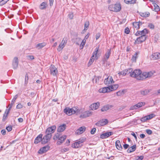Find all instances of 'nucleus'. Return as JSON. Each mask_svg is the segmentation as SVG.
Returning <instances> with one entry per match:
<instances>
[{"instance_id": "obj_38", "label": "nucleus", "mask_w": 160, "mask_h": 160, "mask_svg": "<svg viewBox=\"0 0 160 160\" xmlns=\"http://www.w3.org/2000/svg\"><path fill=\"white\" fill-rule=\"evenodd\" d=\"M46 44V43L45 42L39 43L37 45L36 47L38 48V49H40L45 46Z\"/></svg>"}, {"instance_id": "obj_15", "label": "nucleus", "mask_w": 160, "mask_h": 160, "mask_svg": "<svg viewBox=\"0 0 160 160\" xmlns=\"http://www.w3.org/2000/svg\"><path fill=\"white\" fill-rule=\"evenodd\" d=\"M113 134L112 132H109L101 134L100 135V138L102 139L106 138L112 135Z\"/></svg>"}, {"instance_id": "obj_8", "label": "nucleus", "mask_w": 160, "mask_h": 160, "mask_svg": "<svg viewBox=\"0 0 160 160\" xmlns=\"http://www.w3.org/2000/svg\"><path fill=\"white\" fill-rule=\"evenodd\" d=\"M146 38V36L142 35L138 38L135 41L134 43L138 44L144 41Z\"/></svg>"}, {"instance_id": "obj_1", "label": "nucleus", "mask_w": 160, "mask_h": 160, "mask_svg": "<svg viewBox=\"0 0 160 160\" xmlns=\"http://www.w3.org/2000/svg\"><path fill=\"white\" fill-rule=\"evenodd\" d=\"M78 108V107L77 108L76 107H74L72 108L67 107L64 109V112L68 116L71 115L75 113L78 115L80 111Z\"/></svg>"}, {"instance_id": "obj_44", "label": "nucleus", "mask_w": 160, "mask_h": 160, "mask_svg": "<svg viewBox=\"0 0 160 160\" xmlns=\"http://www.w3.org/2000/svg\"><path fill=\"white\" fill-rule=\"evenodd\" d=\"M9 0H2L0 2V6H2L6 4Z\"/></svg>"}, {"instance_id": "obj_56", "label": "nucleus", "mask_w": 160, "mask_h": 160, "mask_svg": "<svg viewBox=\"0 0 160 160\" xmlns=\"http://www.w3.org/2000/svg\"><path fill=\"white\" fill-rule=\"evenodd\" d=\"M148 27L150 28H151L152 29H153L154 28V25L152 23H149L148 25Z\"/></svg>"}, {"instance_id": "obj_46", "label": "nucleus", "mask_w": 160, "mask_h": 160, "mask_svg": "<svg viewBox=\"0 0 160 160\" xmlns=\"http://www.w3.org/2000/svg\"><path fill=\"white\" fill-rule=\"evenodd\" d=\"M27 58L29 60H32L34 59V57L33 55H28L27 56Z\"/></svg>"}, {"instance_id": "obj_28", "label": "nucleus", "mask_w": 160, "mask_h": 160, "mask_svg": "<svg viewBox=\"0 0 160 160\" xmlns=\"http://www.w3.org/2000/svg\"><path fill=\"white\" fill-rule=\"evenodd\" d=\"M99 47H97L96 48L95 51L94 52L93 55L91 57V58L94 60L95 59L96 57L97 54L98 52Z\"/></svg>"}, {"instance_id": "obj_14", "label": "nucleus", "mask_w": 160, "mask_h": 160, "mask_svg": "<svg viewBox=\"0 0 160 160\" xmlns=\"http://www.w3.org/2000/svg\"><path fill=\"white\" fill-rule=\"evenodd\" d=\"M51 137L50 135L46 134L45 136L43 137L42 138V144H45L47 143L49 141Z\"/></svg>"}, {"instance_id": "obj_49", "label": "nucleus", "mask_w": 160, "mask_h": 160, "mask_svg": "<svg viewBox=\"0 0 160 160\" xmlns=\"http://www.w3.org/2000/svg\"><path fill=\"white\" fill-rule=\"evenodd\" d=\"M126 71H125V70H123L122 72H119L118 73V74L119 75H123V76H125V75L126 74Z\"/></svg>"}, {"instance_id": "obj_42", "label": "nucleus", "mask_w": 160, "mask_h": 160, "mask_svg": "<svg viewBox=\"0 0 160 160\" xmlns=\"http://www.w3.org/2000/svg\"><path fill=\"white\" fill-rule=\"evenodd\" d=\"M89 22L88 21L84 23V30H87L88 28Z\"/></svg>"}, {"instance_id": "obj_13", "label": "nucleus", "mask_w": 160, "mask_h": 160, "mask_svg": "<svg viewBox=\"0 0 160 160\" xmlns=\"http://www.w3.org/2000/svg\"><path fill=\"white\" fill-rule=\"evenodd\" d=\"M18 64V60L17 57H15L12 62V66L13 68L14 69H17Z\"/></svg>"}, {"instance_id": "obj_31", "label": "nucleus", "mask_w": 160, "mask_h": 160, "mask_svg": "<svg viewBox=\"0 0 160 160\" xmlns=\"http://www.w3.org/2000/svg\"><path fill=\"white\" fill-rule=\"evenodd\" d=\"M124 1L126 4H132L135 3L136 0H124Z\"/></svg>"}, {"instance_id": "obj_45", "label": "nucleus", "mask_w": 160, "mask_h": 160, "mask_svg": "<svg viewBox=\"0 0 160 160\" xmlns=\"http://www.w3.org/2000/svg\"><path fill=\"white\" fill-rule=\"evenodd\" d=\"M14 101H12L11 104H9V108L8 109V111L7 113H9L10 111V109L11 108H12V107L13 103H14Z\"/></svg>"}, {"instance_id": "obj_33", "label": "nucleus", "mask_w": 160, "mask_h": 160, "mask_svg": "<svg viewBox=\"0 0 160 160\" xmlns=\"http://www.w3.org/2000/svg\"><path fill=\"white\" fill-rule=\"evenodd\" d=\"M139 54V52H136L132 56V60L133 62H136V59L138 57V55Z\"/></svg>"}, {"instance_id": "obj_52", "label": "nucleus", "mask_w": 160, "mask_h": 160, "mask_svg": "<svg viewBox=\"0 0 160 160\" xmlns=\"http://www.w3.org/2000/svg\"><path fill=\"white\" fill-rule=\"evenodd\" d=\"M68 149L67 148H64L61 149V152L62 153H64L68 151Z\"/></svg>"}, {"instance_id": "obj_54", "label": "nucleus", "mask_w": 160, "mask_h": 160, "mask_svg": "<svg viewBox=\"0 0 160 160\" xmlns=\"http://www.w3.org/2000/svg\"><path fill=\"white\" fill-rule=\"evenodd\" d=\"M6 129L8 132H10L12 130V127L11 126H8L6 128Z\"/></svg>"}, {"instance_id": "obj_21", "label": "nucleus", "mask_w": 160, "mask_h": 160, "mask_svg": "<svg viewBox=\"0 0 160 160\" xmlns=\"http://www.w3.org/2000/svg\"><path fill=\"white\" fill-rule=\"evenodd\" d=\"M66 137L67 136L66 135L62 136L61 137H60V139H58V141L57 142V144L60 145L62 144L66 139Z\"/></svg>"}, {"instance_id": "obj_11", "label": "nucleus", "mask_w": 160, "mask_h": 160, "mask_svg": "<svg viewBox=\"0 0 160 160\" xmlns=\"http://www.w3.org/2000/svg\"><path fill=\"white\" fill-rule=\"evenodd\" d=\"M108 122V121L107 119H103L97 122L96 123V125L100 127L106 125Z\"/></svg>"}, {"instance_id": "obj_60", "label": "nucleus", "mask_w": 160, "mask_h": 160, "mask_svg": "<svg viewBox=\"0 0 160 160\" xmlns=\"http://www.w3.org/2000/svg\"><path fill=\"white\" fill-rule=\"evenodd\" d=\"M23 107V106L21 103L18 104L17 106V108H21Z\"/></svg>"}, {"instance_id": "obj_18", "label": "nucleus", "mask_w": 160, "mask_h": 160, "mask_svg": "<svg viewBox=\"0 0 160 160\" xmlns=\"http://www.w3.org/2000/svg\"><path fill=\"white\" fill-rule=\"evenodd\" d=\"M111 54V50L108 49L106 52L104 57L103 60L104 61H106L109 58Z\"/></svg>"}, {"instance_id": "obj_63", "label": "nucleus", "mask_w": 160, "mask_h": 160, "mask_svg": "<svg viewBox=\"0 0 160 160\" xmlns=\"http://www.w3.org/2000/svg\"><path fill=\"white\" fill-rule=\"evenodd\" d=\"M96 131V129L95 128H93L91 131V133L93 134H94Z\"/></svg>"}, {"instance_id": "obj_27", "label": "nucleus", "mask_w": 160, "mask_h": 160, "mask_svg": "<svg viewBox=\"0 0 160 160\" xmlns=\"http://www.w3.org/2000/svg\"><path fill=\"white\" fill-rule=\"evenodd\" d=\"M113 106L112 105H107L103 106L101 109V111L102 112H104L107 111L109 109L112 108Z\"/></svg>"}, {"instance_id": "obj_57", "label": "nucleus", "mask_w": 160, "mask_h": 160, "mask_svg": "<svg viewBox=\"0 0 160 160\" xmlns=\"http://www.w3.org/2000/svg\"><path fill=\"white\" fill-rule=\"evenodd\" d=\"M135 35L136 36H141L140 31H138L135 34Z\"/></svg>"}, {"instance_id": "obj_6", "label": "nucleus", "mask_w": 160, "mask_h": 160, "mask_svg": "<svg viewBox=\"0 0 160 160\" xmlns=\"http://www.w3.org/2000/svg\"><path fill=\"white\" fill-rule=\"evenodd\" d=\"M67 40L68 39L67 37H64L63 38L62 42L59 45L58 48L57 49V50L58 51H60L64 48L65 45L67 43Z\"/></svg>"}, {"instance_id": "obj_22", "label": "nucleus", "mask_w": 160, "mask_h": 160, "mask_svg": "<svg viewBox=\"0 0 160 160\" xmlns=\"http://www.w3.org/2000/svg\"><path fill=\"white\" fill-rule=\"evenodd\" d=\"M66 127V125L63 124L60 126L58 128L57 131L58 132H61L63 131Z\"/></svg>"}, {"instance_id": "obj_59", "label": "nucleus", "mask_w": 160, "mask_h": 160, "mask_svg": "<svg viewBox=\"0 0 160 160\" xmlns=\"http://www.w3.org/2000/svg\"><path fill=\"white\" fill-rule=\"evenodd\" d=\"M146 132L149 135L151 134L152 133V130L150 129H147L146 130Z\"/></svg>"}, {"instance_id": "obj_40", "label": "nucleus", "mask_w": 160, "mask_h": 160, "mask_svg": "<svg viewBox=\"0 0 160 160\" xmlns=\"http://www.w3.org/2000/svg\"><path fill=\"white\" fill-rule=\"evenodd\" d=\"M61 137L62 136H61V135L59 133H57L54 136L53 139L54 140H56L58 139H60V137Z\"/></svg>"}, {"instance_id": "obj_41", "label": "nucleus", "mask_w": 160, "mask_h": 160, "mask_svg": "<svg viewBox=\"0 0 160 160\" xmlns=\"http://www.w3.org/2000/svg\"><path fill=\"white\" fill-rule=\"evenodd\" d=\"M101 78V77H95L92 79V82H93V83H94V82H95L96 83H98L99 79Z\"/></svg>"}, {"instance_id": "obj_53", "label": "nucleus", "mask_w": 160, "mask_h": 160, "mask_svg": "<svg viewBox=\"0 0 160 160\" xmlns=\"http://www.w3.org/2000/svg\"><path fill=\"white\" fill-rule=\"evenodd\" d=\"M124 32L126 33L127 34H129L130 32V30H129V28H128V27L126 28L125 29Z\"/></svg>"}, {"instance_id": "obj_29", "label": "nucleus", "mask_w": 160, "mask_h": 160, "mask_svg": "<svg viewBox=\"0 0 160 160\" xmlns=\"http://www.w3.org/2000/svg\"><path fill=\"white\" fill-rule=\"evenodd\" d=\"M151 91V89H146L140 91L141 94L143 95H146L148 94Z\"/></svg>"}, {"instance_id": "obj_43", "label": "nucleus", "mask_w": 160, "mask_h": 160, "mask_svg": "<svg viewBox=\"0 0 160 160\" xmlns=\"http://www.w3.org/2000/svg\"><path fill=\"white\" fill-rule=\"evenodd\" d=\"M125 71H126V74H128L129 73L131 74V73H132V69L131 68H130L127 69L125 70Z\"/></svg>"}, {"instance_id": "obj_23", "label": "nucleus", "mask_w": 160, "mask_h": 160, "mask_svg": "<svg viewBox=\"0 0 160 160\" xmlns=\"http://www.w3.org/2000/svg\"><path fill=\"white\" fill-rule=\"evenodd\" d=\"M115 145L117 148L119 150H121L122 149V147L121 146V142L119 140H117L115 142Z\"/></svg>"}, {"instance_id": "obj_30", "label": "nucleus", "mask_w": 160, "mask_h": 160, "mask_svg": "<svg viewBox=\"0 0 160 160\" xmlns=\"http://www.w3.org/2000/svg\"><path fill=\"white\" fill-rule=\"evenodd\" d=\"M119 85L118 84H115L113 85H111L108 86L110 89V92L116 90L118 87Z\"/></svg>"}, {"instance_id": "obj_25", "label": "nucleus", "mask_w": 160, "mask_h": 160, "mask_svg": "<svg viewBox=\"0 0 160 160\" xmlns=\"http://www.w3.org/2000/svg\"><path fill=\"white\" fill-rule=\"evenodd\" d=\"M42 134H40L37 137H36L34 140V143L37 144L40 141L42 142Z\"/></svg>"}, {"instance_id": "obj_39", "label": "nucleus", "mask_w": 160, "mask_h": 160, "mask_svg": "<svg viewBox=\"0 0 160 160\" xmlns=\"http://www.w3.org/2000/svg\"><path fill=\"white\" fill-rule=\"evenodd\" d=\"M141 36L144 35L146 36V34L148 33V31L146 29H144L140 31Z\"/></svg>"}, {"instance_id": "obj_12", "label": "nucleus", "mask_w": 160, "mask_h": 160, "mask_svg": "<svg viewBox=\"0 0 160 160\" xmlns=\"http://www.w3.org/2000/svg\"><path fill=\"white\" fill-rule=\"evenodd\" d=\"M154 72L150 71L148 72H143L142 73L143 79L147 78H149L152 76L154 73Z\"/></svg>"}, {"instance_id": "obj_55", "label": "nucleus", "mask_w": 160, "mask_h": 160, "mask_svg": "<svg viewBox=\"0 0 160 160\" xmlns=\"http://www.w3.org/2000/svg\"><path fill=\"white\" fill-rule=\"evenodd\" d=\"M141 121L142 122H144L146 121L147 120L146 117L145 116L143 118H142L141 119Z\"/></svg>"}, {"instance_id": "obj_58", "label": "nucleus", "mask_w": 160, "mask_h": 160, "mask_svg": "<svg viewBox=\"0 0 160 160\" xmlns=\"http://www.w3.org/2000/svg\"><path fill=\"white\" fill-rule=\"evenodd\" d=\"M68 16L70 19H72L73 18V14L72 13H69L68 15Z\"/></svg>"}, {"instance_id": "obj_51", "label": "nucleus", "mask_w": 160, "mask_h": 160, "mask_svg": "<svg viewBox=\"0 0 160 160\" xmlns=\"http://www.w3.org/2000/svg\"><path fill=\"white\" fill-rule=\"evenodd\" d=\"M138 108L137 107V104L135 105H134L132 106L130 109V110H134V109H136Z\"/></svg>"}, {"instance_id": "obj_7", "label": "nucleus", "mask_w": 160, "mask_h": 160, "mask_svg": "<svg viewBox=\"0 0 160 160\" xmlns=\"http://www.w3.org/2000/svg\"><path fill=\"white\" fill-rule=\"evenodd\" d=\"M50 70L51 75L54 76H56L58 73V71L57 68L54 65H52L50 67Z\"/></svg>"}, {"instance_id": "obj_4", "label": "nucleus", "mask_w": 160, "mask_h": 160, "mask_svg": "<svg viewBox=\"0 0 160 160\" xmlns=\"http://www.w3.org/2000/svg\"><path fill=\"white\" fill-rule=\"evenodd\" d=\"M86 140V139L84 138H80L77 141V142H74L72 144V147L75 148H78L81 147L83 144V142Z\"/></svg>"}, {"instance_id": "obj_64", "label": "nucleus", "mask_w": 160, "mask_h": 160, "mask_svg": "<svg viewBox=\"0 0 160 160\" xmlns=\"http://www.w3.org/2000/svg\"><path fill=\"white\" fill-rule=\"evenodd\" d=\"M94 61V60L91 58L89 61V62L88 63V65H91L93 62Z\"/></svg>"}, {"instance_id": "obj_35", "label": "nucleus", "mask_w": 160, "mask_h": 160, "mask_svg": "<svg viewBox=\"0 0 160 160\" xmlns=\"http://www.w3.org/2000/svg\"><path fill=\"white\" fill-rule=\"evenodd\" d=\"M47 6V4L46 2H43L41 3L40 6V8L42 10L46 8Z\"/></svg>"}, {"instance_id": "obj_48", "label": "nucleus", "mask_w": 160, "mask_h": 160, "mask_svg": "<svg viewBox=\"0 0 160 160\" xmlns=\"http://www.w3.org/2000/svg\"><path fill=\"white\" fill-rule=\"evenodd\" d=\"M144 156H137L136 157L135 160H142L143 159Z\"/></svg>"}, {"instance_id": "obj_24", "label": "nucleus", "mask_w": 160, "mask_h": 160, "mask_svg": "<svg viewBox=\"0 0 160 160\" xmlns=\"http://www.w3.org/2000/svg\"><path fill=\"white\" fill-rule=\"evenodd\" d=\"M85 127H81L76 131V132L78 134H81L85 131Z\"/></svg>"}, {"instance_id": "obj_32", "label": "nucleus", "mask_w": 160, "mask_h": 160, "mask_svg": "<svg viewBox=\"0 0 160 160\" xmlns=\"http://www.w3.org/2000/svg\"><path fill=\"white\" fill-rule=\"evenodd\" d=\"M140 24H142V23L140 22H134L133 23V26L136 29H138L140 28Z\"/></svg>"}, {"instance_id": "obj_10", "label": "nucleus", "mask_w": 160, "mask_h": 160, "mask_svg": "<svg viewBox=\"0 0 160 160\" xmlns=\"http://www.w3.org/2000/svg\"><path fill=\"white\" fill-rule=\"evenodd\" d=\"M92 114V112L89 111H87L84 112L80 116V118H84L91 116Z\"/></svg>"}, {"instance_id": "obj_61", "label": "nucleus", "mask_w": 160, "mask_h": 160, "mask_svg": "<svg viewBox=\"0 0 160 160\" xmlns=\"http://www.w3.org/2000/svg\"><path fill=\"white\" fill-rule=\"evenodd\" d=\"M101 34L100 33H98L96 35V40H98L100 37Z\"/></svg>"}, {"instance_id": "obj_9", "label": "nucleus", "mask_w": 160, "mask_h": 160, "mask_svg": "<svg viewBox=\"0 0 160 160\" xmlns=\"http://www.w3.org/2000/svg\"><path fill=\"white\" fill-rule=\"evenodd\" d=\"M114 81L113 80L111 76H108L107 78H106L104 80L105 84L107 85H109L113 83Z\"/></svg>"}, {"instance_id": "obj_5", "label": "nucleus", "mask_w": 160, "mask_h": 160, "mask_svg": "<svg viewBox=\"0 0 160 160\" xmlns=\"http://www.w3.org/2000/svg\"><path fill=\"white\" fill-rule=\"evenodd\" d=\"M56 126L55 125H53L48 128L46 131V134L50 135L52 136V133H54L56 129Z\"/></svg>"}, {"instance_id": "obj_2", "label": "nucleus", "mask_w": 160, "mask_h": 160, "mask_svg": "<svg viewBox=\"0 0 160 160\" xmlns=\"http://www.w3.org/2000/svg\"><path fill=\"white\" fill-rule=\"evenodd\" d=\"M142 73L140 69H136L134 70L130 75L131 77L135 78L137 79L140 80L143 79Z\"/></svg>"}, {"instance_id": "obj_26", "label": "nucleus", "mask_w": 160, "mask_h": 160, "mask_svg": "<svg viewBox=\"0 0 160 160\" xmlns=\"http://www.w3.org/2000/svg\"><path fill=\"white\" fill-rule=\"evenodd\" d=\"M136 148V145H134L132 146L129 148L127 150V152L128 153H131L134 151Z\"/></svg>"}, {"instance_id": "obj_16", "label": "nucleus", "mask_w": 160, "mask_h": 160, "mask_svg": "<svg viewBox=\"0 0 160 160\" xmlns=\"http://www.w3.org/2000/svg\"><path fill=\"white\" fill-rule=\"evenodd\" d=\"M49 149V147L48 146H45L41 148L38 151V153L40 154L43 153L47 151Z\"/></svg>"}, {"instance_id": "obj_17", "label": "nucleus", "mask_w": 160, "mask_h": 160, "mask_svg": "<svg viewBox=\"0 0 160 160\" xmlns=\"http://www.w3.org/2000/svg\"><path fill=\"white\" fill-rule=\"evenodd\" d=\"M151 58L153 60L160 59V53L156 52L152 53L151 56Z\"/></svg>"}, {"instance_id": "obj_36", "label": "nucleus", "mask_w": 160, "mask_h": 160, "mask_svg": "<svg viewBox=\"0 0 160 160\" xmlns=\"http://www.w3.org/2000/svg\"><path fill=\"white\" fill-rule=\"evenodd\" d=\"M140 15L143 17H147L150 15V13L148 12H141L140 13Z\"/></svg>"}, {"instance_id": "obj_34", "label": "nucleus", "mask_w": 160, "mask_h": 160, "mask_svg": "<svg viewBox=\"0 0 160 160\" xmlns=\"http://www.w3.org/2000/svg\"><path fill=\"white\" fill-rule=\"evenodd\" d=\"M154 6V8L153 9V10L155 12H158L160 10V8L159 6L155 2L152 3Z\"/></svg>"}, {"instance_id": "obj_37", "label": "nucleus", "mask_w": 160, "mask_h": 160, "mask_svg": "<svg viewBox=\"0 0 160 160\" xmlns=\"http://www.w3.org/2000/svg\"><path fill=\"white\" fill-rule=\"evenodd\" d=\"M8 111V109H7L3 115V118L2 119V121L3 122L5 121L7 118L8 115L9 113H7Z\"/></svg>"}, {"instance_id": "obj_62", "label": "nucleus", "mask_w": 160, "mask_h": 160, "mask_svg": "<svg viewBox=\"0 0 160 160\" xmlns=\"http://www.w3.org/2000/svg\"><path fill=\"white\" fill-rule=\"evenodd\" d=\"M85 43L83 42H82L81 45H80V48L81 49H82L85 44Z\"/></svg>"}, {"instance_id": "obj_3", "label": "nucleus", "mask_w": 160, "mask_h": 160, "mask_svg": "<svg viewBox=\"0 0 160 160\" xmlns=\"http://www.w3.org/2000/svg\"><path fill=\"white\" fill-rule=\"evenodd\" d=\"M108 8L111 11L117 12L121 10V7L120 3L117 2L115 4L110 5Z\"/></svg>"}, {"instance_id": "obj_47", "label": "nucleus", "mask_w": 160, "mask_h": 160, "mask_svg": "<svg viewBox=\"0 0 160 160\" xmlns=\"http://www.w3.org/2000/svg\"><path fill=\"white\" fill-rule=\"evenodd\" d=\"M145 104V103H143L142 102H140L138 103L137 105V107L138 108H140L142 106H144Z\"/></svg>"}, {"instance_id": "obj_20", "label": "nucleus", "mask_w": 160, "mask_h": 160, "mask_svg": "<svg viewBox=\"0 0 160 160\" xmlns=\"http://www.w3.org/2000/svg\"><path fill=\"white\" fill-rule=\"evenodd\" d=\"M110 89L108 87H104L100 88L99 90V92L100 93H105L106 92H110Z\"/></svg>"}, {"instance_id": "obj_50", "label": "nucleus", "mask_w": 160, "mask_h": 160, "mask_svg": "<svg viewBox=\"0 0 160 160\" xmlns=\"http://www.w3.org/2000/svg\"><path fill=\"white\" fill-rule=\"evenodd\" d=\"M28 74L27 73L26 74L25 77V84H27L28 83Z\"/></svg>"}, {"instance_id": "obj_19", "label": "nucleus", "mask_w": 160, "mask_h": 160, "mask_svg": "<svg viewBox=\"0 0 160 160\" xmlns=\"http://www.w3.org/2000/svg\"><path fill=\"white\" fill-rule=\"evenodd\" d=\"M100 105V103L99 102L94 103L91 104L90 106L91 109L92 110L97 109Z\"/></svg>"}]
</instances>
